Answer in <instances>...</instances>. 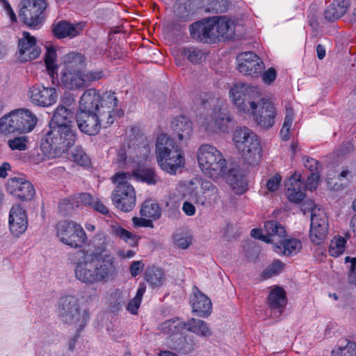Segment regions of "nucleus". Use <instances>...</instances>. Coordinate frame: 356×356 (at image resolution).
<instances>
[{
	"instance_id": "f257e3e1",
	"label": "nucleus",
	"mask_w": 356,
	"mask_h": 356,
	"mask_svg": "<svg viewBox=\"0 0 356 356\" xmlns=\"http://www.w3.org/2000/svg\"><path fill=\"white\" fill-rule=\"evenodd\" d=\"M108 243V235L98 232L87 247L74 254V271L77 280L92 285L105 283L117 275L118 268L115 257L111 254H104Z\"/></svg>"
},
{
	"instance_id": "2eb2a0df",
	"label": "nucleus",
	"mask_w": 356,
	"mask_h": 356,
	"mask_svg": "<svg viewBox=\"0 0 356 356\" xmlns=\"http://www.w3.org/2000/svg\"><path fill=\"white\" fill-rule=\"evenodd\" d=\"M178 327L186 328L188 330L202 337H209L212 332L208 324L200 319L191 318L187 323H181L178 319L168 320L160 325V330L165 332H174Z\"/></svg>"
},
{
	"instance_id": "4d7b16f0",
	"label": "nucleus",
	"mask_w": 356,
	"mask_h": 356,
	"mask_svg": "<svg viewBox=\"0 0 356 356\" xmlns=\"http://www.w3.org/2000/svg\"><path fill=\"white\" fill-rule=\"evenodd\" d=\"M209 6L206 10L213 13H223L226 10V0H210Z\"/></svg>"
},
{
	"instance_id": "a211bd4d",
	"label": "nucleus",
	"mask_w": 356,
	"mask_h": 356,
	"mask_svg": "<svg viewBox=\"0 0 356 356\" xmlns=\"http://www.w3.org/2000/svg\"><path fill=\"white\" fill-rule=\"evenodd\" d=\"M237 61L238 71L245 75L257 77L264 68L261 59L252 51L241 53L237 56Z\"/></svg>"
},
{
	"instance_id": "c03bdc74",
	"label": "nucleus",
	"mask_w": 356,
	"mask_h": 356,
	"mask_svg": "<svg viewBox=\"0 0 356 356\" xmlns=\"http://www.w3.org/2000/svg\"><path fill=\"white\" fill-rule=\"evenodd\" d=\"M146 281L152 286V287H159L163 282V271L154 266L147 268L145 274Z\"/></svg>"
},
{
	"instance_id": "9b49d317",
	"label": "nucleus",
	"mask_w": 356,
	"mask_h": 356,
	"mask_svg": "<svg viewBox=\"0 0 356 356\" xmlns=\"http://www.w3.org/2000/svg\"><path fill=\"white\" fill-rule=\"evenodd\" d=\"M56 229L60 241L72 248H83V245L88 242L84 229L76 221H60L56 225Z\"/></svg>"
},
{
	"instance_id": "6e6d98bb",
	"label": "nucleus",
	"mask_w": 356,
	"mask_h": 356,
	"mask_svg": "<svg viewBox=\"0 0 356 356\" xmlns=\"http://www.w3.org/2000/svg\"><path fill=\"white\" fill-rule=\"evenodd\" d=\"M173 238L175 245L179 248L186 249L191 244L192 238L190 236L176 234Z\"/></svg>"
},
{
	"instance_id": "cd10ccee",
	"label": "nucleus",
	"mask_w": 356,
	"mask_h": 356,
	"mask_svg": "<svg viewBox=\"0 0 356 356\" xmlns=\"http://www.w3.org/2000/svg\"><path fill=\"white\" fill-rule=\"evenodd\" d=\"M84 22L71 24L65 20L60 21L54 24L53 33L58 38H74L79 35L85 29Z\"/></svg>"
},
{
	"instance_id": "8fccbe9b",
	"label": "nucleus",
	"mask_w": 356,
	"mask_h": 356,
	"mask_svg": "<svg viewBox=\"0 0 356 356\" xmlns=\"http://www.w3.org/2000/svg\"><path fill=\"white\" fill-rule=\"evenodd\" d=\"M72 160L77 164L82 166H88L90 164V159L83 149L81 147L74 148L71 153Z\"/></svg>"
},
{
	"instance_id": "f704fd0d",
	"label": "nucleus",
	"mask_w": 356,
	"mask_h": 356,
	"mask_svg": "<svg viewBox=\"0 0 356 356\" xmlns=\"http://www.w3.org/2000/svg\"><path fill=\"white\" fill-rule=\"evenodd\" d=\"M63 63L61 71L83 70L85 57L81 54L70 52L64 56Z\"/></svg>"
},
{
	"instance_id": "1a4fd4ad",
	"label": "nucleus",
	"mask_w": 356,
	"mask_h": 356,
	"mask_svg": "<svg viewBox=\"0 0 356 356\" xmlns=\"http://www.w3.org/2000/svg\"><path fill=\"white\" fill-rule=\"evenodd\" d=\"M235 146L248 163H253L261 157V148L257 136L248 127H241L233 134Z\"/></svg>"
},
{
	"instance_id": "680f3d73",
	"label": "nucleus",
	"mask_w": 356,
	"mask_h": 356,
	"mask_svg": "<svg viewBox=\"0 0 356 356\" xmlns=\"http://www.w3.org/2000/svg\"><path fill=\"white\" fill-rule=\"evenodd\" d=\"M132 222L135 227H153L152 220L143 216L142 218L134 217L132 218Z\"/></svg>"
},
{
	"instance_id": "20e7f679",
	"label": "nucleus",
	"mask_w": 356,
	"mask_h": 356,
	"mask_svg": "<svg viewBox=\"0 0 356 356\" xmlns=\"http://www.w3.org/2000/svg\"><path fill=\"white\" fill-rule=\"evenodd\" d=\"M231 28V22L225 17L203 19L191 24L190 34L193 39L204 43H214L224 37Z\"/></svg>"
},
{
	"instance_id": "79ce46f5",
	"label": "nucleus",
	"mask_w": 356,
	"mask_h": 356,
	"mask_svg": "<svg viewBox=\"0 0 356 356\" xmlns=\"http://www.w3.org/2000/svg\"><path fill=\"white\" fill-rule=\"evenodd\" d=\"M294 120V113L290 105L285 106V118L280 130V135L282 140H288L290 138V131Z\"/></svg>"
},
{
	"instance_id": "a18cd8bd",
	"label": "nucleus",
	"mask_w": 356,
	"mask_h": 356,
	"mask_svg": "<svg viewBox=\"0 0 356 356\" xmlns=\"http://www.w3.org/2000/svg\"><path fill=\"white\" fill-rule=\"evenodd\" d=\"M346 240L341 236L337 235L332 238L330 241L328 252L330 256L337 257L345 250Z\"/></svg>"
},
{
	"instance_id": "3c124183",
	"label": "nucleus",
	"mask_w": 356,
	"mask_h": 356,
	"mask_svg": "<svg viewBox=\"0 0 356 356\" xmlns=\"http://www.w3.org/2000/svg\"><path fill=\"white\" fill-rule=\"evenodd\" d=\"M7 143L12 150L25 151L28 147L29 138L25 136H17L9 139Z\"/></svg>"
},
{
	"instance_id": "dca6fc26",
	"label": "nucleus",
	"mask_w": 356,
	"mask_h": 356,
	"mask_svg": "<svg viewBox=\"0 0 356 356\" xmlns=\"http://www.w3.org/2000/svg\"><path fill=\"white\" fill-rule=\"evenodd\" d=\"M17 49L18 58L21 62L36 59L41 53L36 38L27 31L22 32V36L19 38Z\"/></svg>"
},
{
	"instance_id": "7ed1b4c3",
	"label": "nucleus",
	"mask_w": 356,
	"mask_h": 356,
	"mask_svg": "<svg viewBox=\"0 0 356 356\" xmlns=\"http://www.w3.org/2000/svg\"><path fill=\"white\" fill-rule=\"evenodd\" d=\"M76 140L74 131L72 128L50 127L40 145L42 154L37 162L42 161L44 157H58L67 152Z\"/></svg>"
},
{
	"instance_id": "7c9ffc66",
	"label": "nucleus",
	"mask_w": 356,
	"mask_h": 356,
	"mask_svg": "<svg viewBox=\"0 0 356 356\" xmlns=\"http://www.w3.org/2000/svg\"><path fill=\"white\" fill-rule=\"evenodd\" d=\"M267 299L271 310L280 314L284 311L287 302L286 292L280 286H275L271 289Z\"/></svg>"
},
{
	"instance_id": "393cba45",
	"label": "nucleus",
	"mask_w": 356,
	"mask_h": 356,
	"mask_svg": "<svg viewBox=\"0 0 356 356\" xmlns=\"http://www.w3.org/2000/svg\"><path fill=\"white\" fill-rule=\"evenodd\" d=\"M286 196L294 203L300 202L305 197V183L301 181L300 175L294 174L285 184Z\"/></svg>"
},
{
	"instance_id": "09e8293b",
	"label": "nucleus",
	"mask_w": 356,
	"mask_h": 356,
	"mask_svg": "<svg viewBox=\"0 0 356 356\" xmlns=\"http://www.w3.org/2000/svg\"><path fill=\"white\" fill-rule=\"evenodd\" d=\"M284 268V264L277 259L270 264L263 272L261 276L266 280L280 274Z\"/></svg>"
},
{
	"instance_id": "5fc2aeb1",
	"label": "nucleus",
	"mask_w": 356,
	"mask_h": 356,
	"mask_svg": "<svg viewBox=\"0 0 356 356\" xmlns=\"http://www.w3.org/2000/svg\"><path fill=\"white\" fill-rule=\"evenodd\" d=\"M201 189L206 195V198L209 197V199L213 197L216 199L218 195V188L209 181H202L201 183Z\"/></svg>"
},
{
	"instance_id": "412c9836",
	"label": "nucleus",
	"mask_w": 356,
	"mask_h": 356,
	"mask_svg": "<svg viewBox=\"0 0 356 356\" xmlns=\"http://www.w3.org/2000/svg\"><path fill=\"white\" fill-rule=\"evenodd\" d=\"M28 219L26 211L20 205L13 206L9 214V229L11 234L18 237L27 229Z\"/></svg>"
},
{
	"instance_id": "f03ea898",
	"label": "nucleus",
	"mask_w": 356,
	"mask_h": 356,
	"mask_svg": "<svg viewBox=\"0 0 356 356\" xmlns=\"http://www.w3.org/2000/svg\"><path fill=\"white\" fill-rule=\"evenodd\" d=\"M155 155L160 168L170 175L181 172L185 166L186 160L183 152L174 139L165 134L157 136Z\"/></svg>"
},
{
	"instance_id": "49530a36",
	"label": "nucleus",
	"mask_w": 356,
	"mask_h": 356,
	"mask_svg": "<svg viewBox=\"0 0 356 356\" xmlns=\"http://www.w3.org/2000/svg\"><path fill=\"white\" fill-rule=\"evenodd\" d=\"M71 200H63L61 204H67ZM72 204L77 207H90L93 204V197L88 193H81L75 194L72 198Z\"/></svg>"
},
{
	"instance_id": "4be33fe9",
	"label": "nucleus",
	"mask_w": 356,
	"mask_h": 356,
	"mask_svg": "<svg viewBox=\"0 0 356 356\" xmlns=\"http://www.w3.org/2000/svg\"><path fill=\"white\" fill-rule=\"evenodd\" d=\"M101 99L99 103L98 113L107 118H111V125L114 122L116 115L121 116L122 111L116 110L118 100L115 93L111 91H106L100 95Z\"/></svg>"
},
{
	"instance_id": "b1692460",
	"label": "nucleus",
	"mask_w": 356,
	"mask_h": 356,
	"mask_svg": "<svg viewBox=\"0 0 356 356\" xmlns=\"http://www.w3.org/2000/svg\"><path fill=\"white\" fill-rule=\"evenodd\" d=\"M192 311L197 316L203 318L209 317L212 312V302L210 298L199 290L197 286L193 289L191 299Z\"/></svg>"
},
{
	"instance_id": "39448f33",
	"label": "nucleus",
	"mask_w": 356,
	"mask_h": 356,
	"mask_svg": "<svg viewBox=\"0 0 356 356\" xmlns=\"http://www.w3.org/2000/svg\"><path fill=\"white\" fill-rule=\"evenodd\" d=\"M248 104H243L239 99H236V104L240 109L250 112L255 122L263 128H270L275 123L276 115L275 108L273 104L268 100L263 98L261 94H259L255 90H250Z\"/></svg>"
},
{
	"instance_id": "052dcab7",
	"label": "nucleus",
	"mask_w": 356,
	"mask_h": 356,
	"mask_svg": "<svg viewBox=\"0 0 356 356\" xmlns=\"http://www.w3.org/2000/svg\"><path fill=\"white\" fill-rule=\"evenodd\" d=\"M305 166L312 172H319L320 164L318 161L309 156L303 158Z\"/></svg>"
},
{
	"instance_id": "4c0bfd02",
	"label": "nucleus",
	"mask_w": 356,
	"mask_h": 356,
	"mask_svg": "<svg viewBox=\"0 0 356 356\" xmlns=\"http://www.w3.org/2000/svg\"><path fill=\"white\" fill-rule=\"evenodd\" d=\"M112 234L125 241L131 246H136L138 243V237L124 229L118 225H113L111 227Z\"/></svg>"
},
{
	"instance_id": "e433bc0d",
	"label": "nucleus",
	"mask_w": 356,
	"mask_h": 356,
	"mask_svg": "<svg viewBox=\"0 0 356 356\" xmlns=\"http://www.w3.org/2000/svg\"><path fill=\"white\" fill-rule=\"evenodd\" d=\"M0 132L3 134L19 132V123L15 111L10 112L8 115L1 118Z\"/></svg>"
},
{
	"instance_id": "473e14b6",
	"label": "nucleus",
	"mask_w": 356,
	"mask_h": 356,
	"mask_svg": "<svg viewBox=\"0 0 356 356\" xmlns=\"http://www.w3.org/2000/svg\"><path fill=\"white\" fill-rule=\"evenodd\" d=\"M302 248L301 242L296 238H282L275 246L274 251L277 254L289 256L298 253Z\"/></svg>"
},
{
	"instance_id": "a19ab883",
	"label": "nucleus",
	"mask_w": 356,
	"mask_h": 356,
	"mask_svg": "<svg viewBox=\"0 0 356 356\" xmlns=\"http://www.w3.org/2000/svg\"><path fill=\"white\" fill-rule=\"evenodd\" d=\"M179 53L181 56L186 57L193 64L200 63L204 58L206 54L195 47H188L180 49Z\"/></svg>"
},
{
	"instance_id": "423d86ee",
	"label": "nucleus",
	"mask_w": 356,
	"mask_h": 356,
	"mask_svg": "<svg viewBox=\"0 0 356 356\" xmlns=\"http://www.w3.org/2000/svg\"><path fill=\"white\" fill-rule=\"evenodd\" d=\"M197 161L204 175L213 179L223 177L227 162L222 153L214 146L204 144L197 150Z\"/></svg>"
},
{
	"instance_id": "ddd939ff",
	"label": "nucleus",
	"mask_w": 356,
	"mask_h": 356,
	"mask_svg": "<svg viewBox=\"0 0 356 356\" xmlns=\"http://www.w3.org/2000/svg\"><path fill=\"white\" fill-rule=\"evenodd\" d=\"M46 7L45 0H24L19 16L26 25L36 29L42 22Z\"/></svg>"
},
{
	"instance_id": "f3484780",
	"label": "nucleus",
	"mask_w": 356,
	"mask_h": 356,
	"mask_svg": "<svg viewBox=\"0 0 356 356\" xmlns=\"http://www.w3.org/2000/svg\"><path fill=\"white\" fill-rule=\"evenodd\" d=\"M27 95L33 104L43 107L54 104L58 99V92L55 88L39 85L30 87Z\"/></svg>"
},
{
	"instance_id": "6e6552de",
	"label": "nucleus",
	"mask_w": 356,
	"mask_h": 356,
	"mask_svg": "<svg viewBox=\"0 0 356 356\" xmlns=\"http://www.w3.org/2000/svg\"><path fill=\"white\" fill-rule=\"evenodd\" d=\"M58 314L67 324L74 325L78 331L83 330L90 320L87 310H80L79 300L74 296H64L60 298Z\"/></svg>"
},
{
	"instance_id": "f8f14e48",
	"label": "nucleus",
	"mask_w": 356,
	"mask_h": 356,
	"mask_svg": "<svg viewBox=\"0 0 356 356\" xmlns=\"http://www.w3.org/2000/svg\"><path fill=\"white\" fill-rule=\"evenodd\" d=\"M329 224L326 213L319 206L315 205L311 209V225L309 238L315 244H321L328 234Z\"/></svg>"
},
{
	"instance_id": "4468645a",
	"label": "nucleus",
	"mask_w": 356,
	"mask_h": 356,
	"mask_svg": "<svg viewBox=\"0 0 356 356\" xmlns=\"http://www.w3.org/2000/svg\"><path fill=\"white\" fill-rule=\"evenodd\" d=\"M111 118H104L98 113L79 112L76 115V123L80 131L90 136L97 134L102 127L111 125Z\"/></svg>"
},
{
	"instance_id": "9d476101",
	"label": "nucleus",
	"mask_w": 356,
	"mask_h": 356,
	"mask_svg": "<svg viewBox=\"0 0 356 356\" xmlns=\"http://www.w3.org/2000/svg\"><path fill=\"white\" fill-rule=\"evenodd\" d=\"M102 70L60 71L59 86L68 90H78L88 86L92 82L102 79Z\"/></svg>"
},
{
	"instance_id": "2f4dec72",
	"label": "nucleus",
	"mask_w": 356,
	"mask_h": 356,
	"mask_svg": "<svg viewBox=\"0 0 356 356\" xmlns=\"http://www.w3.org/2000/svg\"><path fill=\"white\" fill-rule=\"evenodd\" d=\"M19 123V132L26 133L31 131L36 125L38 119L35 114L26 109L15 111Z\"/></svg>"
},
{
	"instance_id": "864d4df0",
	"label": "nucleus",
	"mask_w": 356,
	"mask_h": 356,
	"mask_svg": "<svg viewBox=\"0 0 356 356\" xmlns=\"http://www.w3.org/2000/svg\"><path fill=\"white\" fill-rule=\"evenodd\" d=\"M345 263H350V266H348V282L356 285V257H350L349 256L346 257Z\"/></svg>"
},
{
	"instance_id": "338daca9",
	"label": "nucleus",
	"mask_w": 356,
	"mask_h": 356,
	"mask_svg": "<svg viewBox=\"0 0 356 356\" xmlns=\"http://www.w3.org/2000/svg\"><path fill=\"white\" fill-rule=\"evenodd\" d=\"M143 264L140 261H134L130 266V273L133 277L138 275L141 271Z\"/></svg>"
},
{
	"instance_id": "c85d7f7f",
	"label": "nucleus",
	"mask_w": 356,
	"mask_h": 356,
	"mask_svg": "<svg viewBox=\"0 0 356 356\" xmlns=\"http://www.w3.org/2000/svg\"><path fill=\"white\" fill-rule=\"evenodd\" d=\"M100 99V95L97 90L94 88L86 90L82 94L79 101V112L98 113Z\"/></svg>"
},
{
	"instance_id": "0e129e2a",
	"label": "nucleus",
	"mask_w": 356,
	"mask_h": 356,
	"mask_svg": "<svg viewBox=\"0 0 356 356\" xmlns=\"http://www.w3.org/2000/svg\"><path fill=\"white\" fill-rule=\"evenodd\" d=\"M92 209H94L96 211L102 213V214H107L108 213V209L104 205V204L99 200L98 199H93V204L90 206Z\"/></svg>"
},
{
	"instance_id": "c756f323",
	"label": "nucleus",
	"mask_w": 356,
	"mask_h": 356,
	"mask_svg": "<svg viewBox=\"0 0 356 356\" xmlns=\"http://www.w3.org/2000/svg\"><path fill=\"white\" fill-rule=\"evenodd\" d=\"M266 237L264 241L271 243L275 246L286 236V230L283 226L275 220H269L264 224Z\"/></svg>"
},
{
	"instance_id": "37998d69",
	"label": "nucleus",
	"mask_w": 356,
	"mask_h": 356,
	"mask_svg": "<svg viewBox=\"0 0 356 356\" xmlns=\"http://www.w3.org/2000/svg\"><path fill=\"white\" fill-rule=\"evenodd\" d=\"M56 49L52 47H47L44 57V63L47 70L52 79H54L55 75L57 76L58 65L56 64Z\"/></svg>"
},
{
	"instance_id": "5701e85b",
	"label": "nucleus",
	"mask_w": 356,
	"mask_h": 356,
	"mask_svg": "<svg viewBox=\"0 0 356 356\" xmlns=\"http://www.w3.org/2000/svg\"><path fill=\"white\" fill-rule=\"evenodd\" d=\"M229 115L221 108L213 110L205 120L202 122V125L209 132L225 131L227 124L230 122Z\"/></svg>"
},
{
	"instance_id": "e2e57ef3",
	"label": "nucleus",
	"mask_w": 356,
	"mask_h": 356,
	"mask_svg": "<svg viewBox=\"0 0 356 356\" xmlns=\"http://www.w3.org/2000/svg\"><path fill=\"white\" fill-rule=\"evenodd\" d=\"M277 76V72L273 67L269 68L262 74V80L266 84H270L273 82Z\"/></svg>"
},
{
	"instance_id": "bb28decb",
	"label": "nucleus",
	"mask_w": 356,
	"mask_h": 356,
	"mask_svg": "<svg viewBox=\"0 0 356 356\" xmlns=\"http://www.w3.org/2000/svg\"><path fill=\"white\" fill-rule=\"evenodd\" d=\"M171 129L173 134L180 141H188L191 139L193 133L191 120L184 115L174 118L171 122Z\"/></svg>"
},
{
	"instance_id": "6ab92c4d",
	"label": "nucleus",
	"mask_w": 356,
	"mask_h": 356,
	"mask_svg": "<svg viewBox=\"0 0 356 356\" xmlns=\"http://www.w3.org/2000/svg\"><path fill=\"white\" fill-rule=\"evenodd\" d=\"M6 189L8 193L22 200H31L35 193L33 184L25 179L20 177L8 179Z\"/></svg>"
},
{
	"instance_id": "de8ad7c7",
	"label": "nucleus",
	"mask_w": 356,
	"mask_h": 356,
	"mask_svg": "<svg viewBox=\"0 0 356 356\" xmlns=\"http://www.w3.org/2000/svg\"><path fill=\"white\" fill-rule=\"evenodd\" d=\"M145 289L146 286L144 284H140L136 296L128 302L127 309L131 314H137L138 309L141 303L143 296L145 292Z\"/></svg>"
},
{
	"instance_id": "58836bf2",
	"label": "nucleus",
	"mask_w": 356,
	"mask_h": 356,
	"mask_svg": "<svg viewBox=\"0 0 356 356\" xmlns=\"http://www.w3.org/2000/svg\"><path fill=\"white\" fill-rule=\"evenodd\" d=\"M227 181L237 194H241L247 189L246 180L242 176L238 175L235 170H231L229 172Z\"/></svg>"
},
{
	"instance_id": "0eeeda50",
	"label": "nucleus",
	"mask_w": 356,
	"mask_h": 356,
	"mask_svg": "<svg viewBox=\"0 0 356 356\" xmlns=\"http://www.w3.org/2000/svg\"><path fill=\"white\" fill-rule=\"evenodd\" d=\"M131 179L129 172H116L111 178L116 186L111 194V200L114 206L124 212H129L134 209L136 202V191L133 186L129 183Z\"/></svg>"
},
{
	"instance_id": "a878e982",
	"label": "nucleus",
	"mask_w": 356,
	"mask_h": 356,
	"mask_svg": "<svg viewBox=\"0 0 356 356\" xmlns=\"http://www.w3.org/2000/svg\"><path fill=\"white\" fill-rule=\"evenodd\" d=\"M253 89L255 90L259 94H261V91L258 88L248 85L244 83H236L229 90V95L231 101L240 113L251 115L250 112H245L240 109L237 104H236L235 99H239L240 102H242L243 104H248L250 102L249 99L251 98L250 92V90H253Z\"/></svg>"
},
{
	"instance_id": "13d9d810",
	"label": "nucleus",
	"mask_w": 356,
	"mask_h": 356,
	"mask_svg": "<svg viewBox=\"0 0 356 356\" xmlns=\"http://www.w3.org/2000/svg\"><path fill=\"white\" fill-rule=\"evenodd\" d=\"M282 181V177L279 174H275L270 177L266 183V187L268 192H275L280 188Z\"/></svg>"
},
{
	"instance_id": "bf43d9fd",
	"label": "nucleus",
	"mask_w": 356,
	"mask_h": 356,
	"mask_svg": "<svg viewBox=\"0 0 356 356\" xmlns=\"http://www.w3.org/2000/svg\"><path fill=\"white\" fill-rule=\"evenodd\" d=\"M319 179V172L310 173V175L307 177L306 184H305V190L308 189L312 191L316 189L318 186Z\"/></svg>"
},
{
	"instance_id": "72a5a7b5",
	"label": "nucleus",
	"mask_w": 356,
	"mask_h": 356,
	"mask_svg": "<svg viewBox=\"0 0 356 356\" xmlns=\"http://www.w3.org/2000/svg\"><path fill=\"white\" fill-rule=\"evenodd\" d=\"M348 8L346 0H333L324 11L325 19L334 21L343 16Z\"/></svg>"
},
{
	"instance_id": "603ef678",
	"label": "nucleus",
	"mask_w": 356,
	"mask_h": 356,
	"mask_svg": "<svg viewBox=\"0 0 356 356\" xmlns=\"http://www.w3.org/2000/svg\"><path fill=\"white\" fill-rule=\"evenodd\" d=\"M332 356H356V344L348 341L345 346H339L334 350Z\"/></svg>"
},
{
	"instance_id": "774afa93",
	"label": "nucleus",
	"mask_w": 356,
	"mask_h": 356,
	"mask_svg": "<svg viewBox=\"0 0 356 356\" xmlns=\"http://www.w3.org/2000/svg\"><path fill=\"white\" fill-rule=\"evenodd\" d=\"M182 209L187 216H193L196 211L194 205L188 202H184Z\"/></svg>"
},
{
	"instance_id": "c9c22d12",
	"label": "nucleus",
	"mask_w": 356,
	"mask_h": 356,
	"mask_svg": "<svg viewBox=\"0 0 356 356\" xmlns=\"http://www.w3.org/2000/svg\"><path fill=\"white\" fill-rule=\"evenodd\" d=\"M131 175L136 180L145 182L149 185H156L160 181L159 177L153 168H138L132 172Z\"/></svg>"
},
{
	"instance_id": "aec40b11",
	"label": "nucleus",
	"mask_w": 356,
	"mask_h": 356,
	"mask_svg": "<svg viewBox=\"0 0 356 356\" xmlns=\"http://www.w3.org/2000/svg\"><path fill=\"white\" fill-rule=\"evenodd\" d=\"M74 99L70 96L63 97L62 104L58 105L54 112L51 125L50 127H73V113L72 111L63 105L65 104L67 106L71 105L74 102Z\"/></svg>"
},
{
	"instance_id": "ea45409f",
	"label": "nucleus",
	"mask_w": 356,
	"mask_h": 356,
	"mask_svg": "<svg viewBox=\"0 0 356 356\" xmlns=\"http://www.w3.org/2000/svg\"><path fill=\"white\" fill-rule=\"evenodd\" d=\"M140 215L143 217L152 220V221L158 220L161 215V208L157 203L153 202L151 200L145 201L141 207Z\"/></svg>"
},
{
	"instance_id": "69168bd1",
	"label": "nucleus",
	"mask_w": 356,
	"mask_h": 356,
	"mask_svg": "<svg viewBox=\"0 0 356 356\" xmlns=\"http://www.w3.org/2000/svg\"><path fill=\"white\" fill-rule=\"evenodd\" d=\"M209 95L205 92H201L196 95L193 98V102L196 105H204L208 102Z\"/></svg>"
}]
</instances>
